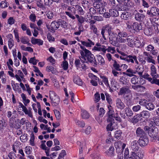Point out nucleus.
I'll return each instance as SVG.
<instances>
[{"label": "nucleus", "instance_id": "423d86ee", "mask_svg": "<svg viewBox=\"0 0 159 159\" xmlns=\"http://www.w3.org/2000/svg\"><path fill=\"white\" fill-rule=\"evenodd\" d=\"M143 56L144 59L145 60L146 62L147 61L148 63L155 64V60L153 59V57L149 53L145 51L143 52Z\"/></svg>", "mask_w": 159, "mask_h": 159}, {"label": "nucleus", "instance_id": "f704fd0d", "mask_svg": "<svg viewBox=\"0 0 159 159\" xmlns=\"http://www.w3.org/2000/svg\"><path fill=\"white\" fill-rule=\"evenodd\" d=\"M125 113L128 116H132L133 113L131 109L129 107H126L125 108Z\"/></svg>", "mask_w": 159, "mask_h": 159}, {"label": "nucleus", "instance_id": "c03bdc74", "mask_svg": "<svg viewBox=\"0 0 159 159\" xmlns=\"http://www.w3.org/2000/svg\"><path fill=\"white\" fill-rule=\"evenodd\" d=\"M75 122L77 125L81 127H83L85 125L83 121H80L77 119L75 120Z\"/></svg>", "mask_w": 159, "mask_h": 159}, {"label": "nucleus", "instance_id": "f257e3e1", "mask_svg": "<svg viewBox=\"0 0 159 159\" xmlns=\"http://www.w3.org/2000/svg\"><path fill=\"white\" fill-rule=\"evenodd\" d=\"M81 50H79L80 56L79 58L82 63L90 62L93 64V66H96L97 63L95 62L96 61L95 57L91 52L87 49L84 46L80 45Z\"/></svg>", "mask_w": 159, "mask_h": 159}, {"label": "nucleus", "instance_id": "338daca9", "mask_svg": "<svg viewBox=\"0 0 159 159\" xmlns=\"http://www.w3.org/2000/svg\"><path fill=\"white\" fill-rule=\"evenodd\" d=\"M147 101L144 99H141L139 101V104L143 106H146V105L147 104Z\"/></svg>", "mask_w": 159, "mask_h": 159}, {"label": "nucleus", "instance_id": "37998d69", "mask_svg": "<svg viewBox=\"0 0 159 159\" xmlns=\"http://www.w3.org/2000/svg\"><path fill=\"white\" fill-rule=\"evenodd\" d=\"M93 79L94 80H92L90 82L93 86H96L98 85V83L96 80H98V78L94 75H93Z\"/></svg>", "mask_w": 159, "mask_h": 159}, {"label": "nucleus", "instance_id": "f3484780", "mask_svg": "<svg viewBox=\"0 0 159 159\" xmlns=\"http://www.w3.org/2000/svg\"><path fill=\"white\" fill-rule=\"evenodd\" d=\"M135 38L132 35H129L126 38L127 44L130 47H134Z\"/></svg>", "mask_w": 159, "mask_h": 159}, {"label": "nucleus", "instance_id": "f8f14e48", "mask_svg": "<svg viewBox=\"0 0 159 159\" xmlns=\"http://www.w3.org/2000/svg\"><path fill=\"white\" fill-rule=\"evenodd\" d=\"M114 119H111L110 121H107L110 122L107 126L106 129L107 131H112L116 129V125L113 121Z\"/></svg>", "mask_w": 159, "mask_h": 159}, {"label": "nucleus", "instance_id": "a878e982", "mask_svg": "<svg viewBox=\"0 0 159 159\" xmlns=\"http://www.w3.org/2000/svg\"><path fill=\"white\" fill-rule=\"evenodd\" d=\"M134 42V46H135L137 48L143 47L144 45V43H143L142 44L141 43L140 41L139 40V39L137 37L135 38Z\"/></svg>", "mask_w": 159, "mask_h": 159}, {"label": "nucleus", "instance_id": "4468645a", "mask_svg": "<svg viewBox=\"0 0 159 159\" xmlns=\"http://www.w3.org/2000/svg\"><path fill=\"white\" fill-rule=\"evenodd\" d=\"M142 79L141 78H139L134 75L131 78V82L132 84L135 85L137 84H141V80Z\"/></svg>", "mask_w": 159, "mask_h": 159}, {"label": "nucleus", "instance_id": "72a5a7b5", "mask_svg": "<svg viewBox=\"0 0 159 159\" xmlns=\"http://www.w3.org/2000/svg\"><path fill=\"white\" fill-rule=\"evenodd\" d=\"M74 82L77 85L81 86L82 85L83 82L78 76L75 77L73 80Z\"/></svg>", "mask_w": 159, "mask_h": 159}, {"label": "nucleus", "instance_id": "49530a36", "mask_svg": "<svg viewBox=\"0 0 159 159\" xmlns=\"http://www.w3.org/2000/svg\"><path fill=\"white\" fill-rule=\"evenodd\" d=\"M20 41L23 43L25 44L28 43L29 40L28 37H22L20 38Z\"/></svg>", "mask_w": 159, "mask_h": 159}, {"label": "nucleus", "instance_id": "1a4fd4ad", "mask_svg": "<svg viewBox=\"0 0 159 159\" xmlns=\"http://www.w3.org/2000/svg\"><path fill=\"white\" fill-rule=\"evenodd\" d=\"M108 111L107 114L108 116V117L107 119V121H110L111 120V119H113V118H114V111L111 106V105H109L107 106Z\"/></svg>", "mask_w": 159, "mask_h": 159}, {"label": "nucleus", "instance_id": "393cba45", "mask_svg": "<svg viewBox=\"0 0 159 159\" xmlns=\"http://www.w3.org/2000/svg\"><path fill=\"white\" fill-rule=\"evenodd\" d=\"M116 32L117 33V35L119 37L125 38L127 37L128 34L127 33L124 31H120V30L116 29Z\"/></svg>", "mask_w": 159, "mask_h": 159}, {"label": "nucleus", "instance_id": "6e6552de", "mask_svg": "<svg viewBox=\"0 0 159 159\" xmlns=\"http://www.w3.org/2000/svg\"><path fill=\"white\" fill-rule=\"evenodd\" d=\"M143 156V154L140 151L136 153L132 152L129 155L128 159H143L142 157Z\"/></svg>", "mask_w": 159, "mask_h": 159}, {"label": "nucleus", "instance_id": "ea45409f", "mask_svg": "<svg viewBox=\"0 0 159 159\" xmlns=\"http://www.w3.org/2000/svg\"><path fill=\"white\" fill-rule=\"evenodd\" d=\"M106 51H107L108 52H110L112 54H114L116 52L115 48L114 47L109 46L107 48H106Z\"/></svg>", "mask_w": 159, "mask_h": 159}, {"label": "nucleus", "instance_id": "69168bd1", "mask_svg": "<svg viewBox=\"0 0 159 159\" xmlns=\"http://www.w3.org/2000/svg\"><path fill=\"white\" fill-rule=\"evenodd\" d=\"M122 132L120 130L116 131L115 132V137L117 139H118L121 136Z\"/></svg>", "mask_w": 159, "mask_h": 159}, {"label": "nucleus", "instance_id": "a211bd4d", "mask_svg": "<svg viewBox=\"0 0 159 159\" xmlns=\"http://www.w3.org/2000/svg\"><path fill=\"white\" fill-rule=\"evenodd\" d=\"M81 43L83 46L86 47H91L94 45V43L90 39H88L85 41H81Z\"/></svg>", "mask_w": 159, "mask_h": 159}, {"label": "nucleus", "instance_id": "2eb2a0df", "mask_svg": "<svg viewBox=\"0 0 159 159\" xmlns=\"http://www.w3.org/2000/svg\"><path fill=\"white\" fill-rule=\"evenodd\" d=\"M127 94L126 97H128L131 94V91L128 89L126 88H122L120 89V91L118 93L119 95L122 94Z\"/></svg>", "mask_w": 159, "mask_h": 159}, {"label": "nucleus", "instance_id": "a18cd8bd", "mask_svg": "<svg viewBox=\"0 0 159 159\" xmlns=\"http://www.w3.org/2000/svg\"><path fill=\"white\" fill-rule=\"evenodd\" d=\"M76 18L77 19L78 21L80 24H82L84 22L85 20V18L82 16H79V15L76 14L75 15Z\"/></svg>", "mask_w": 159, "mask_h": 159}, {"label": "nucleus", "instance_id": "5fc2aeb1", "mask_svg": "<svg viewBox=\"0 0 159 159\" xmlns=\"http://www.w3.org/2000/svg\"><path fill=\"white\" fill-rule=\"evenodd\" d=\"M8 156L9 159H16V154L13 152H11L9 153Z\"/></svg>", "mask_w": 159, "mask_h": 159}, {"label": "nucleus", "instance_id": "dca6fc26", "mask_svg": "<svg viewBox=\"0 0 159 159\" xmlns=\"http://www.w3.org/2000/svg\"><path fill=\"white\" fill-rule=\"evenodd\" d=\"M145 17V15L143 13H140L137 12L135 15L134 18L136 20L139 21H143Z\"/></svg>", "mask_w": 159, "mask_h": 159}, {"label": "nucleus", "instance_id": "b1692460", "mask_svg": "<svg viewBox=\"0 0 159 159\" xmlns=\"http://www.w3.org/2000/svg\"><path fill=\"white\" fill-rule=\"evenodd\" d=\"M106 47L103 45L99 47L94 46L93 48L92 49V50L102 52L104 53H105L106 52Z\"/></svg>", "mask_w": 159, "mask_h": 159}, {"label": "nucleus", "instance_id": "4d7b16f0", "mask_svg": "<svg viewBox=\"0 0 159 159\" xmlns=\"http://www.w3.org/2000/svg\"><path fill=\"white\" fill-rule=\"evenodd\" d=\"M14 44V41L12 39H9L8 41V45L9 48L11 49V48L13 46Z\"/></svg>", "mask_w": 159, "mask_h": 159}, {"label": "nucleus", "instance_id": "3c124183", "mask_svg": "<svg viewBox=\"0 0 159 159\" xmlns=\"http://www.w3.org/2000/svg\"><path fill=\"white\" fill-rule=\"evenodd\" d=\"M28 135L27 134H24L21 135L20 137V139L23 142H25L28 140Z\"/></svg>", "mask_w": 159, "mask_h": 159}, {"label": "nucleus", "instance_id": "58836bf2", "mask_svg": "<svg viewBox=\"0 0 159 159\" xmlns=\"http://www.w3.org/2000/svg\"><path fill=\"white\" fill-rule=\"evenodd\" d=\"M75 7L79 14L81 15H83L84 14V12L81 7L78 5H76L75 6Z\"/></svg>", "mask_w": 159, "mask_h": 159}, {"label": "nucleus", "instance_id": "ddd939ff", "mask_svg": "<svg viewBox=\"0 0 159 159\" xmlns=\"http://www.w3.org/2000/svg\"><path fill=\"white\" fill-rule=\"evenodd\" d=\"M148 143V140L147 136L140 138L139 140V143L141 147L146 146Z\"/></svg>", "mask_w": 159, "mask_h": 159}, {"label": "nucleus", "instance_id": "79ce46f5", "mask_svg": "<svg viewBox=\"0 0 159 159\" xmlns=\"http://www.w3.org/2000/svg\"><path fill=\"white\" fill-rule=\"evenodd\" d=\"M61 66L64 70H66L68 68V64L67 61L64 60L61 64Z\"/></svg>", "mask_w": 159, "mask_h": 159}, {"label": "nucleus", "instance_id": "7ed1b4c3", "mask_svg": "<svg viewBox=\"0 0 159 159\" xmlns=\"http://www.w3.org/2000/svg\"><path fill=\"white\" fill-rule=\"evenodd\" d=\"M147 14L150 17L159 15V9L155 7H151L147 10Z\"/></svg>", "mask_w": 159, "mask_h": 159}, {"label": "nucleus", "instance_id": "13d9d810", "mask_svg": "<svg viewBox=\"0 0 159 159\" xmlns=\"http://www.w3.org/2000/svg\"><path fill=\"white\" fill-rule=\"evenodd\" d=\"M152 120H153V122L156 125H159V117L158 116L153 117L152 118Z\"/></svg>", "mask_w": 159, "mask_h": 159}, {"label": "nucleus", "instance_id": "4c0bfd02", "mask_svg": "<svg viewBox=\"0 0 159 159\" xmlns=\"http://www.w3.org/2000/svg\"><path fill=\"white\" fill-rule=\"evenodd\" d=\"M113 67L116 70L118 71H121L120 66L119 64L115 60H114V63L113 65Z\"/></svg>", "mask_w": 159, "mask_h": 159}, {"label": "nucleus", "instance_id": "c9c22d12", "mask_svg": "<svg viewBox=\"0 0 159 159\" xmlns=\"http://www.w3.org/2000/svg\"><path fill=\"white\" fill-rule=\"evenodd\" d=\"M81 116L83 118L86 119L89 118V115L86 111L82 110L81 111Z\"/></svg>", "mask_w": 159, "mask_h": 159}, {"label": "nucleus", "instance_id": "7c9ffc66", "mask_svg": "<svg viewBox=\"0 0 159 159\" xmlns=\"http://www.w3.org/2000/svg\"><path fill=\"white\" fill-rule=\"evenodd\" d=\"M140 115L141 117L145 118H147L150 116L151 114L148 111H143L140 113Z\"/></svg>", "mask_w": 159, "mask_h": 159}, {"label": "nucleus", "instance_id": "a19ab883", "mask_svg": "<svg viewBox=\"0 0 159 159\" xmlns=\"http://www.w3.org/2000/svg\"><path fill=\"white\" fill-rule=\"evenodd\" d=\"M146 108L150 111L152 110L155 107L154 105L151 102L147 103L146 105Z\"/></svg>", "mask_w": 159, "mask_h": 159}, {"label": "nucleus", "instance_id": "c756f323", "mask_svg": "<svg viewBox=\"0 0 159 159\" xmlns=\"http://www.w3.org/2000/svg\"><path fill=\"white\" fill-rule=\"evenodd\" d=\"M60 26L59 22L55 21L52 22L50 25L51 30L52 31L57 30Z\"/></svg>", "mask_w": 159, "mask_h": 159}, {"label": "nucleus", "instance_id": "cd10ccee", "mask_svg": "<svg viewBox=\"0 0 159 159\" xmlns=\"http://www.w3.org/2000/svg\"><path fill=\"white\" fill-rule=\"evenodd\" d=\"M123 73L129 77H132L134 75V74L136 73V72L131 69L129 68L126 70L125 72H124Z\"/></svg>", "mask_w": 159, "mask_h": 159}, {"label": "nucleus", "instance_id": "473e14b6", "mask_svg": "<svg viewBox=\"0 0 159 159\" xmlns=\"http://www.w3.org/2000/svg\"><path fill=\"white\" fill-rule=\"evenodd\" d=\"M135 55H127L126 57L125 60V61H127L128 63L131 62V63H134V59L135 57Z\"/></svg>", "mask_w": 159, "mask_h": 159}, {"label": "nucleus", "instance_id": "5701e85b", "mask_svg": "<svg viewBox=\"0 0 159 159\" xmlns=\"http://www.w3.org/2000/svg\"><path fill=\"white\" fill-rule=\"evenodd\" d=\"M46 142V141L43 140L41 141L42 144L40 145L41 148L43 150H45V152L46 153V155L47 156H49V148L46 147L45 143Z\"/></svg>", "mask_w": 159, "mask_h": 159}, {"label": "nucleus", "instance_id": "2f4dec72", "mask_svg": "<svg viewBox=\"0 0 159 159\" xmlns=\"http://www.w3.org/2000/svg\"><path fill=\"white\" fill-rule=\"evenodd\" d=\"M114 148L112 146H111L108 150L105 153L107 156L112 157L114 155Z\"/></svg>", "mask_w": 159, "mask_h": 159}, {"label": "nucleus", "instance_id": "39448f33", "mask_svg": "<svg viewBox=\"0 0 159 159\" xmlns=\"http://www.w3.org/2000/svg\"><path fill=\"white\" fill-rule=\"evenodd\" d=\"M50 99L52 105L53 106H57L59 104L60 102V99L59 97L53 92H51Z\"/></svg>", "mask_w": 159, "mask_h": 159}, {"label": "nucleus", "instance_id": "412c9836", "mask_svg": "<svg viewBox=\"0 0 159 159\" xmlns=\"http://www.w3.org/2000/svg\"><path fill=\"white\" fill-rule=\"evenodd\" d=\"M116 107L120 110L123 109L125 107L124 104L120 98H117L116 100Z\"/></svg>", "mask_w": 159, "mask_h": 159}, {"label": "nucleus", "instance_id": "c85d7f7f", "mask_svg": "<svg viewBox=\"0 0 159 159\" xmlns=\"http://www.w3.org/2000/svg\"><path fill=\"white\" fill-rule=\"evenodd\" d=\"M131 16V13L128 12L124 11L121 15L122 19L127 20L130 18Z\"/></svg>", "mask_w": 159, "mask_h": 159}, {"label": "nucleus", "instance_id": "f03ea898", "mask_svg": "<svg viewBox=\"0 0 159 159\" xmlns=\"http://www.w3.org/2000/svg\"><path fill=\"white\" fill-rule=\"evenodd\" d=\"M126 29L130 32H139L142 29L141 24L137 22L133 23L131 20L127 21L126 23Z\"/></svg>", "mask_w": 159, "mask_h": 159}, {"label": "nucleus", "instance_id": "bf43d9fd", "mask_svg": "<svg viewBox=\"0 0 159 159\" xmlns=\"http://www.w3.org/2000/svg\"><path fill=\"white\" fill-rule=\"evenodd\" d=\"M80 59H75V64L77 69L81 67V63L80 62Z\"/></svg>", "mask_w": 159, "mask_h": 159}, {"label": "nucleus", "instance_id": "6ab92c4d", "mask_svg": "<svg viewBox=\"0 0 159 159\" xmlns=\"http://www.w3.org/2000/svg\"><path fill=\"white\" fill-rule=\"evenodd\" d=\"M153 123V122L152 121L151 122L150 125H149V126H150V127L146 126H145L144 128V130L145 131L147 132L148 134L150 136H151L152 135H153L152 133L154 132L153 129L151 127L152 126Z\"/></svg>", "mask_w": 159, "mask_h": 159}, {"label": "nucleus", "instance_id": "bb28decb", "mask_svg": "<svg viewBox=\"0 0 159 159\" xmlns=\"http://www.w3.org/2000/svg\"><path fill=\"white\" fill-rule=\"evenodd\" d=\"M31 43L33 44H37L39 45H42L43 44V42L40 39L32 38L31 40Z\"/></svg>", "mask_w": 159, "mask_h": 159}, {"label": "nucleus", "instance_id": "680f3d73", "mask_svg": "<svg viewBox=\"0 0 159 159\" xmlns=\"http://www.w3.org/2000/svg\"><path fill=\"white\" fill-rule=\"evenodd\" d=\"M66 155V152L65 150L61 151V153L59 155L58 159H62L65 155Z\"/></svg>", "mask_w": 159, "mask_h": 159}, {"label": "nucleus", "instance_id": "0e129e2a", "mask_svg": "<svg viewBox=\"0 0 159 159\" xmlns=\"http://www.w3.org/2000/svg\"><path fill=\"white\" fill-rule=\"evenodd\" d=\"M143 71V69L142 68H139V67L136 68V71L140 76L142 75Z\"/></svg>", "mask_w": 159, "mask_h": 159}, {"label": "nucleus", "instance_id": "e2e57ef3", "mask_svg": "<svg viewBox=\"0 0 159 159\" xmlns=\"http://www.w3.org/2000/svg\"><path fill=\"white\" fill-rule=\"evenodd\" d=\"M129 156V150L127 148H126L124 153V158L125 159H128Z\"/></svg>", "mask_w": 159, "mask_h": 159}, {"label": "nucleus", "instance_id": "0eeeda50", "mask_svg": "<svg viewBox=\"0 0 159 159\" xmlns=\"http://www.w3.org/2000/svg\"><path fill=\"white\" fill-rule=\"evenodd\" d=\"M67 11L65 12L66 14L73 20L75 19L73 15L76 13L75 9L73 7H69L67 9Z\"/></svg>", "mask_w": 159, "mask_h": 159}, {"label": "nucleus", "instance_id": "6e6d98bb", "mask_svg": "<svg viewBox=\"0 0 159 159\" xmlns=\"http://www.w3.org/2000/svg\"><path fill=\"white\" fill-rule=\"evenodd\" d=\"M34 136L33 133H32L30 140V144L32 146H34L35 144L34 143Z\"/></svg>", "mask_w": 159, "mask_h": 159}, {"label": "nucleus", "instance_id": "e433bc0d", "mask_svg": "<svg viewBox=\"0 0 159 159\" xmlns=\"http://www.w3.org/2000/svg\"><path fill=\"white\" fill-rule=\"evenodd\" d=\"M16 110H14L13 111L12 113V114H13V115L12 116V117L10 119L9 121V124H10L11 126L12 125H13V122H14V118H15L16 117Z\"/></svg>", "mask_w": 159, "mask_h": 159}, {"label": "nucleus", "instance_id": "603ef678", "mask_svg": "<svg viewBox=\"0 0 159 159\" xmlns=\"http://www.w3.org/2000/svg\"><path fill=\"white\" fill-rule=\"evenodd\" d=\"M6 125V124L2 118L0 119V129H2Z\"/></svg>", "mask_w": 159, "mask_h": 159}, {"label": "nucleus", "instance_id": "aec40b11", "mask_svg": "<svg viewBox=\"0 0 159 159\" xmlns=\"http://www.w3.org/2000/svg\"><path fill=\"white\" fill-rule=\"evenodd\" d=\"M138 142L137 141L134 140L131 143V148L134 152H136L139 149V147L138 145Z\"/></svg>", "mask_w": 159, "mask_h": 159}, {"label": "nucleus", "instance_id": "774afa93", "mask_svg": "<svg viewBox=\"0 0 159 159\" xmlns=\"http://www.w3.org/2000/svg\"><path fill=\"white\" fill-rule=\"evenodd\" d=\"M29 62L30 63L34 65H35L37 64L36 60L35 59V57L31 58L29 60Z\"/></svg>", "mask_w": 159, "mask_h": 159}, {"label": "nucleus", "instance_id": "8fccbe9b", "mask_svg": "<svg viewBox=\"0 0 159 159\" xmlns=\"http://www.w3.org/2000/svg\"><path fill=\"white\" fill-rule=\"evenodd\" d=\"M109 12L111 13V15L114 17H116L118 15V11L114 9H111L109 10Z\"/></svg>", "mask_w": 159, "mask_h": 159}, {"label": "nucleus", "instance_id": "052dcab7", "mask_svg": "<svg viewBox=\"0 0 159 159\" xmlns=\"http://www.w3.org/2000/svg\"><path fill=\"white\" fill-rule=\"evenodd\" d=\"M29 19L30 20L34 22L36 20V16L34 14H31L29 16Z\"/></svg>", "mask_w": 159, "mask_h": 159}, {"label": "nucleus", "instance_id": "20e7f679", "mask_svg": "<svg viewBox=\"0 0 159 159\" xmlns=\"http://www.w3.org/2000/svg\"><path fill=\"white\" fill-rule=\"evenodd\" d=\"M150 74L153 78H157L159 77V66H158L157 71L155 66L151 64L150 67Z\"/></svg>", "mask_w": 159, "mask_h": 159}, {"label": "nucleus", "instance_id": "4be33fe9", "mask_svg": "<svg viewBox=\"0 0 159 159\" xmlns=\"http://www.w3.org/2000/svg\"><path fill=\"white\" fill-rule=\"evenodd\" d=\"M136 134L137 136L139 137L140 138L147 136L143 129L140 127H139L137 129Z\"/></svg>", "mask_w": 159, "mask_h": 159}, {"label": "nucleus", "instance_id": "de8ad7c7", "mask_svg": "<svg viewBox=\"0 0 159 159\" xmlns=\"http://www.w3.org/2000/svg\"><path fill=\"white\" fill-rule=\"evenodd\" d=\"M98 60L99 64L100 65H103L105 63V61L103 57L100 55L98 56Z\"/></svg>", "mask_w": 159, "mask_h": 159}, {"label": "nucleus", "instance_id": "864d4df0", "mask_svg": "<svg viewBox=\"0 0 159 159\" xmlns=\"http://www.w3.org/2000/svg\"><path fill=\"white\" fill-rule=\"evenodd\" d=\"M105 94L106 96V100L110 104L109 105H110L112 103V100L111 97L107 93H105Z\"/></svg>", "mask_w": 159, "mask_h": 159}, {"label": "nucleus", "instance_id": "09e8293b", "mask_svg": "<svg viewBox=\"0 0 159 159\" xmlns=\"http://www.w3.org/2000/svg\"><path fill=\"white\" fill-rule=\"evenodd\" d=\"M102 79V81L105 85L107 87H109V85L108 83V79L107 78L104 76H103L101 77Z\"/></svg>", "mask_w": 159, "mask_h": 159}, {"label": "nucleus", "instance_id": "9b49d317", "mask_svg": "<svg viewBox=\"0 0 159 159\" xmlns=\"http://www.w3.org/2000/svg\"><path fill=\"white\" fill-rule=\"evenodd\" d=\"M108 33L109 39L111 44L113 45H115V42H117L118 39V37L116 36L117 35L116 34L111 32H109Z\"/></svg>", "mask_w": 159, "mask_h": 159}, {"label": "nucleus", "instance_id": "9d476101", "mask_svg": "<svg viewBox=\"0 0 159 159\" xmlns=\"http://www.w3.org/2000/svg\"><path fill=\"white\" fill-rule=\"evenodd\" d=\"M126 146L125 143H123L122 145V143L120 141H119L115 142V146L117 152H120L121 151L124 149Z\"/></svg>", "mask_w": 159, "mask_h": 159}]
</instances>
